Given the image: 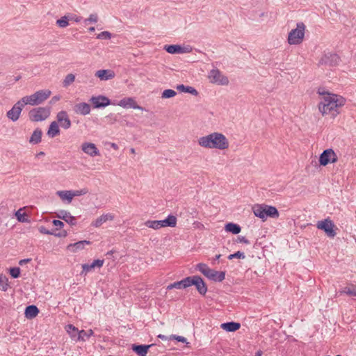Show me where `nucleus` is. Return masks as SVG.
I'll return each instance as SVG.
<instances>
[{"instance_id": "nucleus-42", "label": "nucleus", "mask_w": 356, "mask_h": 356, "mask_svg": "<svg viewBox=\"0 0 356 356\" xmlns=\"http://www.w3.org/2000/svg\"><path fill=\"white\" fill-rule=\"evenodd\" d=\"M145 225L154 229H159L161 228L159 220H147L145 222Z\"/></svg>"}, {"instance_id": "nucleus-14", "label": "nucleus", "mask_w": 356, "mask_h": 356, "mask_svg": "<svg viewBox=\"0 0 356 356\" xmlns=\"http://www.w3.org/2000/svg\"><path fill=\"white\" fill-rule=\"evenodd\" d=\"M56 217L65 220L67 223L72 226L76 225V218L67 211L60 210L58 213H56Z\"/></svg>"}, {"instance_id": "nucleus-33", "label": "nucleus", "mask_w": 356, "mask_h": 356, "mask_svg": "<svg viewBox=\"0 0 356 356\" xmlns=\"http://www.w3.org/2000/svg\"><path fill=\"white\" fill-rule=\"evenodd\" d=\"M39 231L42 234H48V235H54L58 237H65L67 235V233L65 230H62L58 233H56L51 231L48 230L44 226H41L39 227Z\"/></svg>"}, {"instance_id": "nucleus-38", "label": "nucleus", "mask_w": 356, "mask_h": 356, "mask_svg": "<svg viewBox=\"0 0 356 356\" xmlns=\"http://www.w3.org/2000/svg\"><path fill=\"white\" fill-rule=\"evenodd\" d=\"M93 334L94 332L91 329L88 331L82 330L80 331L79 337L76 338V341H86V339H88L90 336L93 335Z\"/></svg>"}, {"instance_id": "nucleus-6", "label": "nucleus", "mask_w": 356, "mask_h": 356, "mask_svg": "<svg viewBox=\"0 0 356 356\" xmlns=\"http://www.w3.org/2000/svg\"><path fill=\"white\" fill-rule=\"evenodd\" d=\"M338 161L337 156L332 149L324 150L319 156V164L325 166L328 163H334Z\"/></svg>"}, {"instance_id": "nucleus-61", "label": "nucleus", "mask_w": 356, "mask_h": 356, "mask_svg": "<svg viewBox=\"0 0 356 356\" xmlns=\"http://www.w3.org/2000/svg\"><path fill=\"white\" fill-rule=\"evenodd\" d=\"M263 354V352L261 350H258L256 353H255V356H261Z\"/></svg>"}, {"instance_id": "nucleus-37", "label": "nucleus", "mask_w": 356, "mask_h": 356, "mask_svg": "<svg viewBox=\"0 0 356 356\" xmlns=\"http://www.w3.org/2000/svg\"><path fill=\"white\" fill-rule=\"evenodd\" d=\"M66 330L70 337L76 340L79 337L80 331L72 324H69L66 326Z\"/></svg>"}, {"instance_id": "nucleus-50", "label": "nucleus", "mask_w": 356, "mask_h": 356, "mask_svg": "<svg viewBox=\"0 0 356 356\" xmlns=\"http://www.w3.org/2000/svg\"><path fill=\"white\" fill-rule=\"evenodd\" d=\"M234 258H238V259H244L245 254L244 252L241 251H237L234 254H231L228 256V259H232Z\"/></svg>"}, {"instance_id": "nucleus-56", "label": "nucleus", "mask_w": 356, "mask_h": 356, "mask_svg": "<svg viewBox=\"0 0 356 356\" xmlns=\"http://www.w3.org/2000/svg\"><path fill=\"white\" fill-rule=\"evenodd\" d=\"M31 261V259H24L19 261V264L22 266L24 264H26L27 263H29Z\"/></svg>"}, {"instance_id": "nucleus-20", "label": "nucleus", "mask_w": 356, "mask_h": 356, "mask_svg": "<svg viewBox=\"0 0 356 356\" xmlns=\"http://www.w3.org/2000/svg\"><path fill=\"white\" fill-rule=\"evenodd\" d=\"M51 93V91L49 90H40L33 94L35 97V99L39 105L47 99L50 97Z\"/></svg>"}, {"instance_id": "nucleus-8", "label": "nucleus", "mask_w": 356, "mask_h": 356, "mask_svg": "<svg viewBox=\"0 0 356 356\" xmlns=\"http://www.w3.org/2000/svg\"><path fill=\"white\" fill-rule=\"evenodd\" d=\"M188 278L189 286L194 285L200 294L204 296L207 292V286L203 279L198 275L191 276Z\"/></svg>"}, {"instance_id": "nucleus-4", "label": "nucleus", "mask_w": 356, "mask_h": 356, "mask_svg": "<svg viewBox=\"0 0 356 356\" xmlns=\"http://www.w3.org/2000/svg\"><path fill=\"white\" fill-rule=\"evenodd\" d=\"M51 113V107H37L29 112V120L32 122H41L45 120Z\"/></svg>"}, {"instance_id": "nucleus-58", "label": "nucleus", "mask_w": 356, "mask_h": 356, "mask_svg": "<svg viewBox=\"0 0 356 356\" xmlns=\"http://www.w3.org/2000/svg\"><path fill=\"white\" fill-rule=\"evenodd\" d=\"M59 99H60L59 96H54L51 98L50 103L51 104L55 103L56 102L58 101Z\"/></svg>"}, {"instance_id": "nucleus-17", "label": "nucleus", "mask_w": 356, "mask_h": 356, "mask_svg": "<svg viewBox=\"0 0 356 356\" xmlns=\"http://www.w3.org/2000/svg\"><path fill=\"white\" fill-rule=\"evenodd\" d=\"M104 264V260L96 259L94 260L93 262L90 264H82V271L81 275H86L89 271L92 270L93 268L97 267H102Z\"/></svg>"}, {"instance_id": "nucleus-10", "label": "nucleus", "mask_w": 356, "mask_h": 356, "mask_svg": "<svg viewBox=\"0 0 356 356\" xmlns=\"http://www.w3.org/2000/svg\"><path fill=\"white\" fill-rule=\"evenodd\" d=\"M23 108L20 102L17 101L12 108L6 113V117L13 122L17 121L20 117Z\"/></svg>"}, {"instance_id": "nucleus-49", "label": "nucleus", "mask_w": 356, "mask_h": 356, "mask_svg": "<svg viewBox=\"0 0 356 356\" xmlns=\"http://www.w3.org/2000/svg\"><path fill=\"white\" fill-rule=\"evenodd\" d=\"M10 274L13 278H17L20 275V268L18 267H13L10 269Z\"/></svg>"}, {"instance_id": "nucleus-2", "label": "nucleus", "mask_w": 356, "mask_h": 356, "mask_svg": "<svg viewBox=\"0 0 356 356\" xmlns=\"http://www.w3.org/2000/svg\"><path fill=\"white\" fill-rule=\"evenodd\" d=\"M198 145L208 149L224 150L229 147V140L224 134L213 132L207 136L199 138Z\"/></svg>"}, {"instance_id": "nucleus-59", "label": "nucleus", "mask_w": 356, "mask_h": 356, "mask_svg": "<svg viewBox=\"0 0 356 356\" xmlns=\"http://www.w3.org/2000/svg\"><path fill=\"white\" fill-rule=\"evenodd\" d=\"M184 47V53H188L191 52L192 50V48L190 47Z\"/></svg>"}, {"instance_id": "nucleus-3", "label": "nucleus", "mask_w": 356, "mask_h": 356, "mask_svg": "<svg viewBox=\"0 0 356 356\" xmlns=\"http://www.w3.org/2000/svg\"><path fill=\"white\" fill-rule=\"evenodd\" d=\"M305 25L303 22H299L296 24V28L292 29L288 35V42L290 44H300L305 36Z\"/></svg>"}, {"instance_id": "nucleus-13", "label": "nucleus", "mask_w": 356, "mask_h": 356, "mask_svg": "<svg viewBox=\"0 0 356 356\" xmlns=\"http://www.w3.org/2000/svg\"><path fill=\"white\" fill-rule=\"evenodd\" d=\"M82 151L90 156H99L100 154L99 149L94 143H83L81 145Z\"/></svg>"}, {"instance_id": "nucleus-21", "label": "nucleus", "mask_w": 356, "mask_h": 356, "mask_svg": "<svg viewBox=\"0 0 356 356\" xmlns=\"http://www.w3.org/2000/svg\"><path fill=\"white\" fill-rule=\"evenodd\" d=\"M95 76L101 80L106 81L112 79L115 76V73L109 70H100L96 72Z\"/></svg>"}, {"instance_id": "nucleus-25", "label": "nucleus", "mask_w": 356, "mask_h": 356, "mask_svg": "<svg viewBox=\"0 0 356 356\" xmlns=\"http://www.w3.org/2000/svg\"><path fill=\"white\" fill-rule=\"evenodd\" d=\"M164 49L169 54H184V47H181L179 44H170L165 45Z\"/></svg>"}, {"instance_id": "nucleus-9", "label": "nucleus", "mask_w": 356, "mask_h": 356, "mask_svg": "<svg viewBox=\"0 0 356 356\" xmlns=\"http://www.w3.org/2000/svg\"><path fill=\"white\" fill-rule=\"evenodd\" d=\"M89 101L94 108H104L111 104V100L104 95L92 96Z\"/></svg>"}, {"instance_id": "nucleus-28", "label": "nucleus", "mask_w": 356, "mask_h": 356, "mask_svg": "<svg viewBox=\"0 0 356 356\" xmlns=\"http://www.w3.org/2000/svg\"><path fill=\"white\" fill-rule=\"evenodd\" d=\"M60 134V129H59V125L58 124L57 122L54 121L52 122L49 127L47 135L51 137L54 138Z\"/></svg>"}, {"instance_id": "nucleus-53", "label": "nucleus", "mask_w": 356, "mask_h": 356, "mask_svg": "<svg viewBox=\"0 0 356 356\" xmlns=\"http://www.w3.org/2000/svg\"><path fill=\"white\" fill-rule=\"evenodd\" d=\"M236 241L239 242V243H243L245 244H250L249 240H248L245 236H238L237 237Z\"/></svg>"}, {"instance_id": "nucleus-64", "label": "nucleus", "mask_w": 356, "mask_h": 356, "mask_svg": "<svg viewBox=\"0 0 356 356\" xmlns=\"http://www.w3.org/2000/svg\"><path fill=\"white\" fill-rule=\"evenodd\" d=\"M111 147H113L114 149H117V148H118L117 145H116V144H115V143H113V144L111 145Z\"/></svg>"}, {"instance_id": "nucleus-46", "label": "nucleus", "mask_w": 356, "mask_h": 356, "mask_svg": "<svg viewBox=\"0 0 356 356\" xmlns=\"http://www.w3.org/2000/svg\"><path fill=\"white\" fill-rule=\"evenodd\" d=\"M168 225L170 227H175L177 225V218L173 215H169L167 218Z\"/></svg>"}, {"instance_id": "nucleus-39", "label": "nucleus", "mask_w": 356, "mask_h": 356, "mask_svg": "<svg viewBox=\"0 0 356 356\" xmlns=\"http://www.w3.org/2000/svg\"><path fill=\"white\" fill-rule=\"evenodd\" d=\"M22 209H19L15 212V216L19 222H30V220L26 218L25 213H22Z\"/></svg>"}, {"instance_id": "nucleus-26", "label": "nucleus", "mask_w": 356, "mask_h": 356, "mask_svg": "<svg viewBox=\"0 0 356 356\" xmlns=\"http://www.w3.org/2000/svg\"><path fill=\"white\" fill-rule=\"evenodd\" d=\"M189 286V278L188 277L183 279L181 281L175 282L168 286L167 289H186Z\"/></svg>"}, {"instance_id": "nucleus-54", "label": "nucleus", "mask_w": 356, "mask_h": 356, "mask_svg": "<svg viewBox=\"0 0 356 356\" xmlns=\"http://www.w3.org/2000/svg\"><path fill=\"white\" fill-rule=\"evenodd\" d=\"M171 338L175 339L179 342H186V339L182 336L172 335Z\"/></svg>"}, {"instance_id": "nucleus-5", "label": "nucleus", "mask_w": 356, "mask_h": 356, "mask_svg": "<svg viewBox=\"0 0 356 356\" xmlns=\"http://www.w3.org/2000/svg\"><path fill=\"white\" fill-rule=\"evenodd\" d=\"M316 227L318 229L324 231L326 235L330 238H334L337 235V232L334 229L335 225L329 218L323 220L318 221Z\"/></svg>"}, {"instance_id": "nucleus-24", "label": "nucleus", "mask_w": 356, "mask_h": 356, "mask_svg": "<svg viewBox=\"0 0 356 356\" xmlns=\"http://www.w3.org/2000/svg\"><path fill=\"white\" fill-rule=\"evenodd\" d=\"M113 218L114 216L112 214H103L100 217L97 218L94 222H92V225L95 227H99L107 220H113Z\"/></svg>"}, {"instance_id": "nucleus-60", "label": "nucleus", "mask_w": 356, "mask_h": 356, "mask_svg": "<svg viewBox=\"0 0 356 356\" xmlns=\"http://www.w3.org/2000/svg\"><path fill=\"white\" fill-rule=\"evenodd\" d=\"M157 337H158V338L163 339V340L167 339V337L163 334H159Z\"/></svg>"}, {"instance_id": "nucleus-11", "label": "nucleus", "mask_w": 356, "mask_h": 356, "mask_svg": "<svg viewBox=\"0 0 356 356\" xmlns=\"http://www.w3.org/2000/svg\"><path fill=\"white\" fill-rule=\"evenodd\" d=\"M57 123L62 128L65 129H68L71 127V120L65 111H61L57 113L56 115Z\"/></svg>"}, {"instance_id": "nucleus-47", "label": "nucleus", "mask_w": 356, "mask_h": 356, "mask_svg": "<svg viewBox=\"0 0 356 356\" xmlns=\"http://www.w3.org/2000/svg\"><path fill=\"white\" fill-rule=\"evenodd\" d=\"M72 197H76V196H81L83 195H86L88 193V190L86 188H82L81 190H75V191H71Z\"/></svg>"}, {"instance_id": "nucleus-32", "label": "nucleus", "mask_w": 356, "mask_h": 356, "mask_svg": "<svg viewBox=\"0 0 356 356\" xmlns=\"http://www.w3.org/2000/svg\"><path fill=\"white\" fill-rule=\"evenodd\" d=\"M225 230L234 234H238L241 232L240 225L234 222H228L225 226Z\"/></svg>"}, {"instance_id": "nucleus-29", "label": "nucleus", "mask_w": 356, "mask_h": 356, "mask_svg": "<svg viewBox=\"0 0 356 356\" xmlns=\"http://www.w3.org/2000/svg\"><path fill=\"white\" fill-rule=\"evenodd\" d=\"M35 98V97L34 94H33L31 95L24 96L19 101L20 102V103L22 104L23 107L25 105H28V104L31 105V106L38 105V104Z\"/></svg>"}, {"instance_id": "nucleus-34", "label": "nucleus", "mask_w": 356, "mask_h": 356, "mask_svg": "<svg viewBox=\"0 0 356 356\" xmlns=\"http://www.w3.org/2000/svg\"><path fill=\"white\" fill-rule=\"evenodd\" d=\"M42 134V132L40 129H35L30 138L29 142L32 144H38L41 142Z\"/></svg>"}, {"instance_id": "nucleus-48", "label": "nucleus", "mask_w": 356, "mask_h": 356, "mask_svg": "<svg viewBox=\"0 0 356 356\" xmlns=\"http://www.w3.org/2000/svg\"><path fill=\"white\" fill-rule=\"evenodd\" d=\"M111 38V33L106 31L101 32L97 36V38L100 40H109Z\"/></svg>"}, {"instance_id": "nucleus-43", "label": "nucleus", "mask_w": 356, "mask_h": 356, "mask_svg": "<svg viewBox=\"0 0 356 356\" xmlns=\"http://www.w3.org/2000/svg\"><path fill=\"white\" fill-rule=\"evenodd\" d=\"M177 92L172 89H166L162 92L161 97L164 99H168L175 97Z\"/></svg>"}, {"instance_id": "nucleus-31", "label": "nucleus", "mask_w": 356, "mask_h": 356, "mask_svg": "<svg viewBox=\"0 0 356 356\" xmlns=\"http://www.w3.org/2000/svg\"><path fill=\"white\" fill-rule=\"evenodd\" d=\"M252 211L255 216L262 219L266 220L265 216L264 204H256L252 207Z\"/></svg>"}, {"instance_id": "nucleus-7", "label": "nucleus", "mask_w": 356, "mask_h": 356, "mask_svg": "<svg viewBox=\"0 0 356 356\" xmlns=\"http://www.w3.org/2000/svg\"><path fill=\"white\" fill-rule=\"evenodd\" d=\"M209 78L211 81L218 85L227 86L229 83L228 78L223 75L218 69H213L210 71Z\"/></svg>"}, {"instance_id": "nucleus-51", "label": "nucleus", "mask_w": 356, "mask_h": 356, "mask_svg": "<svg viewBox=\"0 0 356 356\" xmlns=\"http://www.w3.org/2000/svg\"><path fill=\"white\" fill-rule=\"evenodd\" d=\"M98 21V17L97 14H91L90 15L88 19H86L84 22L87 24L88 22L96 23Z\"/></svg>"}, {"instance_id": "nucleus-41", "label": "nucleus", "mask_w": 356, "mask_h": 356, "mask_svg": "<svg viewBox=\"0 0 356 356\" xmlns=\"http://www.w3.org/2000/svg\"><path fill=\"white\" fill-rule=\"evenodd\" d=\"M196 270L200 271L204 276H207L209 272L210 268H209L206 264L199 263L196 266Z\"/></svg>"}, {"instance_id": "nucleus-23", "label": "nucleus", "mask_w": 356, "mask_h": 356, "mask_svg": "<svg viewBox=\"0 0 356 356\" xmlns=\"http://www.w3.org/2000/svg\"><path fill=\"white\" fill-rule=\"evenodd\" d=\"M264 208L266 218H267V217L273 218H277L279 217L280 214L276 207L264 204Z\"/></svg>"}, {"instance_id": "nucleus-36", "label": "nucleus", "mask_w": 356, "mask_h": 356, "mask_svg": "<svg viewBox=\"0 0 356 356\" xmlns=\"http://www.w3.org/2000/svg\"><path fill=\"white\" fill-rule=\"evenodd\" d=\"M177 89L181 92L190 93L195 96H197L198 95V92L197 91V90H195L194 88H193L191 86H186L181 84V85H178L177 86Z\"/></svg>"}, {"instance_id": "nucleus-45", "label": "nucleus", "mask_w": 356, "mask_h": 356, "mask_svg": "<svg viewBox=\"0 0 356 356\" xmlns=\"http://www.w3.org/2000/svg\"><path fill=\"white\" fill-rule=\"evenodd\" d=\"M56 24L60 28H65L69 25L68 18L67 16H63L56 21Z\"/></svg>"}, {"instance_id": "nucleus-40", "label": "nucleus", "mask_w": 356, "mask_h": 356, "mask_svg": "<svg viewBox=\"0 0 356 356\" xmlns=\"http://www.w3.org/2000/svg\"><path fill=\"white\" fill-rule=\"evenodd\" d=\"M75 80V76L73 74H68L63 81V86L65 88L68 87Z\"/></svg>"}, {"instance_id": "nucleus-19", "label": "nucleus", "mask_w": 356, "mask_h": 356, "mask_svg": "<svg viewBox=\"0 0 356 356\" xmlns=\"http://www.w3.org/2000/svg\"><path fill=\"white\" fill-rule=\"evenodd\" d=\"M75 113L86 115L90 113V106L85 102L76 104L74 108Z\"/></svg>"}, {"instance_id": "nucleus-22", "label": "nucleus", "mask_w": 356, "mask_h": 356, "mask_svg": "<svg viewBox=\"0 0 356 356\" xmlns=\"http://www.w3.org/2000/svg\"><path fill=\"white\" fill-rule=\"evenodd\" d=\"M153 344L150 345H136L132 346V350L139 356H146L149 348L152 346Z\"/></svg>"}, {"instance_id": "nucleus-44", "label": "nucleus", "mask_w": 356, "mask_h": 356, "mask_svg": "<svg viewBox=\"0 0 356 356\" xmlns=\"http://www.w3.org/2000/svg\"><path fill=\"white\" fill-rule=\"evenodd\" d=\"M339 293L341 294L346 293L348 296L356 297V289L354 286H353V289L350 287H345L342 291H340Z\"/></svg>"}, {"instance_id": "nucleus-63", "label": "nucleus", "mask_w": 356, "mask_h": 356, "mask_svg": "<svg viewBox=\"0 0 356 356\" xmlns=\"http://www.w3.org/2000/svg\"><path fill=\"white\" fill-rule=\"evenodd\" d=\"M220 257H221V254H217V255L216 256V257H215V260H218V259H219L220 258Z\"/></svg>"}, {"instance_id": "nucleus-16", "label": "nucleus", "mask_w": 356, "mask_h": 356, "mask_svg": "<svg viewBox=\"0 0 356 356\" xmlns=\"http://www.w3.org/2000/svg\"><path fill=\"white\" fill-rule=\"evenodd\" d=\"M90 241L83 240L74 243H70L67 246V250L72 252H76L79 250L84 249L86 245H90Z\"/></svg>"}, {"instance_id": "nucleus-27", "label": "nucleus", "mask_w": 356, "mask_h": 356, "mask_svg": "<svg viewBox=\"0 0 356 356\" xmlns=\"http://www.w3.org/2000/svg\"><path fill=\"white\" fill-rule=\"evenodd\" d=\"M39 313V309L35 305H29L25 309V316L27 318H35Z\"/></svg>"}, {"instance_id": "nucleus-57", "label": "nucleus", "mask_w": 356, "mask_h": 356, "mask_svg": "<svg viewBox=\"0 0 356 356\" xmlns=\"http://www.w3.org/2000/svg\"><path fill=\"white\" fill-rule=\"evenodd\" d=\"M6 281H8L7 279H6ZM8 286H9V284H8V282H6V283L2 284L1 290L3 291H6L8 290Z\"/></svg>"}, {"instance_id": "nucleus-55", "label": "nucleus", "mask_w": 356, "mask_h": 356, "mask_svg": "<svg viewBox=\"0 0 356 356\" xmlns=\"http://www.w3.org/2000/svg\"><path fill=\"white\" fill-rule=\"evenodd\" d=\"M160 227H169L166 218L165 220H159Z\"/></svg>"}, {"instance_id": "nucleus-15", "label": "nucleus", "mask_w": 356, "mask_h": 356, "mask_svg": "<svg viewBox=\"0 0 356 356\" xmlns=\"http://www.w3.org/2000/svg\"><path fill=\"white\" fill-rule=\"evenodd\" d=\"M206 277L214 282H222L225 278V272L217 271L210 268L209 272L208 273Z\"/></svg>"}, {"instance_id": "nucleus-30", "label": "nucleus", "mask_w": 356, "mask_h": 356, "mask_svg": "<svg viewBox=\"0 0 356 356\" xmlns=\"http://www.w3.org/2000/svg\"><path fill=\"white\" fill-rule=\"evenodd\" d=\"M241 327L240 323L236 322H227L221 324V327L227 332H235Z\"/></svg>"}, {"instance_id": "nucleus-18", "label": "nucleus", "mask_w": 356, "mask_h": 356, "mask_svg": "<svg viewBox=\"0 0 356 356\" xmlns=\"http://www.w3.org/2000/svg\"><path fill=\"white\" fill-rule=\"evenodd\" d=\"M339 60V56L335 54H326L321 59L319 63L335 65L338 63Z\"/></svg>"}, {"instance_id": "nucleus-12", "label": "nucleus", "mask_w": 356, "mask_h": 356, "mask_svg": "<svg viewBox=\"0 0 356 356\" xmlns=\"http://www.w3.org/2000/svg\"><path fill=\"white\" fill-rule=\"evenodd\" d=\"M118 105L124 108H132L134 109H138V110H141V111L144 110V108L142 106H138L136 102L132 97H125V98L122 99L119 102Z\"/></svg>"}, {"instance_id": "nucleus-35", "label": "nucleus", "mask_w": 356, "mask_h": 356, "mask_svg": "<svg viewBox=\"0 0 356 356\" xmlns=\"http://www.w3.org/2000/svg\"><path fill=\"white\" fill-rule=\"evenodd\" d=\"M56 195L62 200L70 203L73 199L71 191H58Z\"/></svg>"}, {"instance_id": "nucleus-1", "label": "nucleus", "mask_w": 356, "mask_h": 356, "mask_svg": "<svg viewBox=\"0 0 356 356\" xmlns=\"http://www.w3.org/2000/svg\"><path fill=\"white\" fill-rule=\"evenodd\" d=\"M346 103V99L339 95L327 93L323 101L318 104V109L323 115H329L334 119L340 113V108Z\"/></svg>"}, {"instance_id": "nucleus-62", "label": "nucleus", "mask_w": 356, "mask_h": 356, "mask_svg": "<svg viewBox=\"0 0 356 356\" xmlns=\"http://www.w3.org/2000/svg\"><path fill=\"white\" fill-rule=\"evenodd\" d=\"M88 30L90 32H93V31H95V29L94 26H91L88 29Z\"/></svg>"}, {"instance_id": "nucleus-52", "label": "nucleus", "mask_w": 356, "mask_h": 356, "mask_svg": "<svg viewBox=\"0 0 356 356\" xmlns=\"http://www.w3.org/2000/svg\"><path fill=\"white\" fill-rule=\"evenodd\" d=\"M52 224L59 229L62 228L64 226V223L59 220H54L52 221Z\"/></svg>"}]
</instances>
